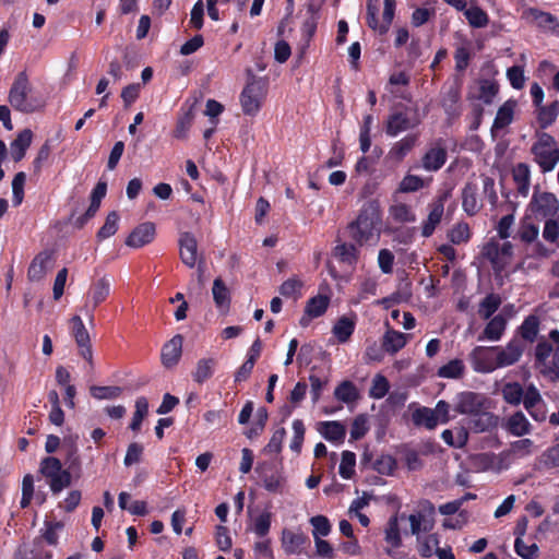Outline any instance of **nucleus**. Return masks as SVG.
Masks as SVG:
<instances>
[{"label":"nucleus","instance_id":"35","mask_svg":"<svg viewBox=\"0 0 559 559\" xmlns=\"http://www.w3.org/2000/svg\"><path fill=\"white\" fill-rule=\"evenodd\" d=\"M334 258L348 265H355L359 258L358 245L356 242H341L333 249Z\"/></svg>","mask_w":559,"mask_h":559},{"label":"nucleus","instance_id":"34","mask_svg":"<svg viewBox=\"0 0 559 559\" xmlns=\"http://www.w3.org/2000/svg\"><path fill=\"white\" fill-rule=\"evenodd\" d=\"M507 328V320L502 314H497L490 318L489 322L486 324L483 333L478 336V341H499Z\"/></svg>","mask_w":559,"mask_h":559},{"label":"nucleus","instance_id":"14","mask_svg":"<svg viewBox=\"0 0 559 559\" xmlns=\"http://www.w3.org/2000/svg\"><path fill=\"white\" fill-rule=\"evenodd\" d=\"M531 205L533 211L543 217H551L559 210V201L554 193L542 192L534 193Z\"/></svg>","mask_w":559,"mask_h":559},{"label":"nucleus","instance_id":"32","mask_svg":"<svg viewBox=\"0 0 559 559\" xmlns=\"http://www.w3.org/2000/svg\"><path fill=\"white\" fill-rule=\"evenodd\" d=\"M368 464L380 475H391L396 468V460L388 454H382L374 462H370L369 455L365 453L361 459V465L366 468Z\"/></svg>","mask_w":559,"mask_h":559},{"label":"nucleus","instance_id":"6","mask_svg":"<svg viewBox=\"0 0 559 559\" xmlns=\"http://www.w3.org/2000/svg\"><path fill=\"white\" fill-rule=\"evenodd\" d=\"M39 472L46 478L50 489H64L71 484L70 472L62 468L57 457H45L40 463Z\"/></svg>","mask_w":559,"mask_h":559},{"label":"nucleus","instance_id":"50","mask_svg":"<svg viewBox=\"0 0 559 559\" xmlns=\"http://www.w3.org/2000/svg\"><path fill=\"white\" fill-rule=\"evenodd\" d=\"M389 214L397 223H414L416 215L406 203H396L389 207Z\"/></svg>","mask_w":559,"mask_h":559},{"label":"nucleus","instance_id":"9","mask_svg":"<svg viewBox=\"0 0 559 559\" xmlns=\"http://www.w3.org/2000/svg\"><path fill=\"white\" fill-rule=\"evenodd\" d=\"M463 82L459 76L447 81L441 91V106L449 117H459Z\"/></svg>","mask_w":559,"mask_h":559},{"label":"nucleus","instance_id":"58","mask_svg":"<svg viewBox=\"0 0 559 559\" xmlns=\"http://www.w3.org/2000/svg\"><path fill=\"white\" fill-rule=\"evenodd\" d=\"M90 394L96 400H114L122 394V388L116 385H92Z\"/></svg>","mask_w":559,"mask_h":559},{"label":"nucleus","instance_id":"47","mask_svg":"<svg viewBox=\"0 0 559 559\" xmlns=\"http://www.w3.org/2000/svg\"><path fill=\"white\" fill-rule=\"evenodd\" d=\"M213 299L217 308L228 309L230 306V293L221 277H216L212 287Z\"/></svg>","mask_w":559,"mask_h":559},{"label":"nucleus","instance_id":"46","mask_svg":"<svg viewBox=\"0 0 559 559\" xmlns=\"http://www.w3.org/2000/svg\"><path fill=\"white\" fill-rule=\"evenodd\" d=\"M330 305V298L325 295H317L311 297L305 307V314L309 319H314L323 316Z\"/></svg>","mask_w":559,"mask_h":559},{"label":"nucleus","instance_id":"33","mask_svg":"<svg viewBox=\"0 0 559 559\" xmlns=\"http://www.w3.org/2000/svg\"><path fill=\"white\" fill-rule=\"evenodd\" d=\"M478 187L474 182H467L462 189V207L468 216L476 215L481 205L477 199Z\"/></svg>","mask_w":559,"mask_h":559},{"label":"nucleus","instance_id":"12","mask_svg":"<svg viewBox=\"0 0 559 559\" xmlns=\"http://www.w3.org/2000/svg\"><path fill=\"white\" fill-rule=\"evenodd\" d=\"M524 408L536 421H544L547 418L546 403L543 400L538 389L534 384L527 386V395L524 401Z\"/></svg>","mask_w":559,"mask_h":559},{"label":"nucleus","instance_id":"44","mask_svg":"<svg viewBox=\"0 0 559 559\" xmlns=\"http://www.w3.org/2000/svg\"><path fill=\"white\" fill-rule=\"evenodd\" d=\"M120 509L127 510L132 515L144 516L147 514V504L143 500L131 501V496L128 491H121L118 498Z\"/></svg>","mask_w":559,"mask_h":559},{"label":"nucleus","instance_id":"20","mask_svg":"<svg viewBox=\"0 0 559 559\" xmlns=\"http://www.w3.org/2000/svg\"><path fill=\"white\" fill-rule=\"evenodd\" d=\"M52 263V252L48 250L40 251L37 253L32 260L28 270H27V278L31 282H40L47 270L50 267Z\"/></svg>","mask_w":559,"mask_h":559},{"label":"nucleus","instance_id":"18","mask_svg":"<svg viewBox=\"0 0 559 559\" xmlns=\"http://www.w3.org/2000/svg\"><path fill=\"white\" fill-rule=\"evenodd\" d=\"M525 350V346L521 340L518 337H513L508 342L504 348L498 346V362L500 364V368L512 366L520 360L523 353Z\"/></svg>","mask_w":559,"mask_h":559},{"label":"nucleus","instance_id":"2","mask_svg":"<svg viewBox=\"0 0 559 559\" xmlns=\"http://www.w3.org/2000/svg\"><path fill=\"white\" fill-rule=\"evenodd\" d=\"M8 102L14 110L23 114H33L41 109L43 103L32 94V85L26 71L16 74L9 91Z\"/></svg>","mask_w":559,"mask_h":559},{"label":"nucleus","instance_id":"59","mask_svg":"<svg viewBox=\"0 0 559 559\" xmlns=\"http://www.w3.org/2000/svg\"><path fill=\"white\" fill-rule=\"evenodd\" d=\"M148 413V401L145 396H140L135 401V412L133 413L132 420L130 423V429L138 431L141 428L144 417Z\"/></svg>","mask_w":559,"mask_h":559},{"label":"nucleus","instance_id":"31","mask_svg":"<svg viewBox=\"0 0 559 559\" xmlns=\"http://www.w3.org/2000/svg\"><path fill=\"white\" fill-rule=\"evenodd\" d=\"M33 141V132L31 129H24L11 142V156L15 163L21 162L31 146Z\"/></svg>","mask_w":559,"mask_h":559},{"label":"nucleus","instance_id":"36","mask_svg":"<svg viewBox=\"0 0 559 559\" xmlns=\"http://www.w3.org/2000/svg\"><path fill=\"white\" fill-rule=\"evenodd\" d=\"M356 320L347 316L337 319L332 328V333L340 344L347 343L355 332Z\"/></svg>","mask_w":559,"mask_h":559},{"label":"nucleus","instance_id":"29","mask_svg":"<svg viewBox=\"0 0 559 559\" xmlns=\"http://www.w3.org/2000/svg\"><path fill=\"white\" fill-rule=\"evenodd\" d=\"M418 134H407L400 141L395 142L389 151V158L397 163L402 162L416 146Z\"/></svg>","mask_w":559,"mask_h":559},{"label":"nucleus","instance_id":"43","mask_svg":"<svg viewBox=\"0 0 559 559\" xmlns=\"http://www.w3.org/2000/svg\"><path fill=\"white\" fill-rule=\"evenodd\" d=\"M217 361L215 358H202L197 362L192 372V379L198 384H203L211 379L215 372Z\"/></svg>","mask_w":559,"mask_h":559},{"label":"nucleus","instance_id":"55","mask_svg":"<svg viewBox=\"0 0 559 559\" xmlns=\"http://www.w3.org/2000/svg\"><path fill=\"white\" fill-rule=\"evenodd\" d=\"M498 92L499 85L496 81L483 79L479 81V94L476 98L484 102L486 105H490L492 104Z\"/></svg>","mask_w":559,"mask_h":559},{"label":"nucleus","instance_id":"28","mask_svg":"<svg viewBox=\"0 0 559 559\" xmlns=\"http://www.w3.org/2000/svg\"><path fill=\"white\" fill-rule=\"evenodd\" d=\"M504 429L512 436L522 437L531 432L532 426L523 412L518 411L510 415L503 425Z\"/></svg>","mask_w":559,"mask_h":559},{"label":"nucleus","instance_id":"7","mask_svg":"<svg viewBox=\"0 0 559 559\" xmlns=\"http://www.w3.org/2000/svg\"><path fill=\"white\" fill-rule=\"evenodd\" d=\"M488 408L489 400L483 393L463 391L455 395L453 409L457 414L471 417Z\"/></svg>","mask_w":559,"mask_h":559},{"label":"nucleus","instance_id":"48","mask_svg":"<svg viewBox=\"0 0 559 559\" xmlns=\"http://www.w3.org/2000/svg\"><path fill=\"white\" fill-rule=\"evenodd\" d=\"M537 108V122L540 129H547L550 127L558 116V102L555 100L547 106H540Z\"/></svg>","mask_w":559,"mask_h":559},{"label":"nucleus","instance_id":"30","mask_svg":"<svg viewBox=\"0 0 559 559\" xmlns=\"http://www.w3.org/2000/svg\"><path fill=\"white\" fill-rule=\"evenodd\" d=\"M515 107L516 100L508 99L498 108L497 115L491 126V132L503 130L512 123Z\"/></svg>","mask_w":559,"mask_h":559},{"label":"nucleus","instance_id":"40","mask_svg":"<svg viewBox=\"0 0 559 559\" xmlns=\"http://www.w3.org/2000/svg\"><path fill=\"white\" fill-rule=\"evenodd\" d=\"M412 420L415 426H423L428 430L435 429L439 424V417L432 408L420 406L412 414Z\"/></svg>","mask_w":559,"mask_h":559},{"label":"nucleus","instance_id":"24","mask_svg":"<svg viewBox=\"0 0 559 559\" xmlns=\"http://www.w3.org/2000/svg\"><path fill=\"white\" fill-rule=\"evenodd\" d=\"M540 319L536 314H530L524 318L521 325L516 329V334L522 341L533 344L539 342L543 335H539Z\"/></svg>","mask_w":559,"mask_h":559},{"label":"nucleus","instance_id":"37","mask_svg":"<svg viewBox=\"0 0 559 559\" xmlns=\"http://www.w3.org/2000/svg\"><path fill=\"white\" fill-rule=\"evenodd\" d=\"M407 343V335L389 328L382 337V348L384 352L394 355L401 350Z\"/></svg>","mask_w":559,"mask_h":559},{"label":"nucleus","instance_id":"62","mask_svg":"<svg viewBox=\"0 0 559 559\" xmlns=\"http://www.w3.org/2000/svg\"><path fill=\"white\" fill-rule=\"evenodd\" d=\"M425 187V181L421 177L417 175L407 174L401 180L397 191L402 193H411L419 191Z\"/></svg>","mask_w":559,"mask_h":559},{"label":"nucleus","instance_id":"13","mask_svg":"<svg viewBox=\"0 0 559 559\" xmlns=\"http://www.w3.org/2000/svg\"><path fill=\"white\" fill-rule=\"evenodd\" d=\"M447 158V148L440 139L421 157V167L427 171H438L444 166Z\"/></svg>","mask_w":559,"mask_h":559},{"label":"nucleus","instance_id":"17","mask_svg":"<svg viewBox=\"0 0 559 559\" xmlns=\"http://www.w3.org/2000/svg\"><path fill=\"white\" fill-rule=\"evenodd\" d=\"M412 535L419 536L420 533H429L435 527V508L429 506L427 511H418L408 516Z\"/></svg>","mask_w":559,"mask_h":559},{"label":"nucleus","instance_id":"8","mask_svg":"<svg viewBox=\"0 0 559 559\" xmlns=\"http://www.w3.org/2000/svg\"><path fill=\"white\" fill-rule=\"evenodd\" d=\"M498 346H476L469 353V360L476 372L488 373L500 368Z\"/></svg>","mask_w":559,"mask_h":559},{"label":"nucleus","instance_id":"49","mask_svg":"<svg viewBox=\"0 0 559 559\" xmlns=\"http://www.w3.org/2000/svg\"><path fill=\"white\" fill-rule=\"evenodd\" d=\"M465 365L461 359H452L448 364L441 366L437 374L444 379H460L464 376Z\"/></svg>","mask_w":559,"mask_h":559},{"label":"nucleus","instance_id":"19","mask_svg":"<svg viewBox=\"0 0 559 559\" xmlns=\"http://www.w3.org/2000/svg\"><path fill=\"white\" fill-rule=\"evenodd\" d=\"M179 253L185 265L192 269L198 260V242L193 234L185 231L179 237Z\"/></svg>","mask_w":559,"mask_h":559},{"label":"nucleus","instance_id":"56","mask_svg":"<svg viewBox=\"0 0 559 559\" xmlns=\"http://www.w3.org/2000/svg\"><path fill=\"white\" fill-rule=\"evenodd\" d=\"M472 237L469 225L465 222H459L448 233V238L453 245L468 242Z\"/></svg>","mask_w":559,"mask_h":559},{"label":"nucleus","instance_id":"42","mask_svg":"<svg viewBox=\"0 0 559 559\" xmlns=\"http://www.w3.org/2000/svg\"><path fill=\"white\" fill-rule=\"evenodd\" d=\"M319 432L331 442H343L346 436L345 426L336 420L320 423Z\"/></svg>","mask_w":559,"mask_h":559},{"label":"nucleus","instance_id":"61","mask_svg":"<svg viewBox=\"0 0 559 559\" xmlns=\"http://www.w3.org/2000/svg\"><path fill=\"white\" fill-rule=\"evenodd\" d=\"M390 390L389 380L381 373H378L372 379V384L369 390V396L374 400L384 397Z\"/></svg>","mask_w":559,"mask_h":559},{"label":"nucleus","instance_id":"64","mask_svg":"<svg viewBox=\"0 0 559 559\" xmlns=\"http://www.w3.org/2000/svg\"><path fill=\"white\" fill-rule=\"evenodd\" d=\"M355 465H356V455L352 451H344L342 453L341 464L338 467L340 475L345 478L349 479L355 473Z\"/></svg>","mask_w":559,"mask_h":559},{"label":"nucleus","instance_id":"63","mask_svg":"<svg viewBox=\"0 0 559 559\" xmlns=\"http://www.w3.org/2000/svg\"><path fill=\"white\" fill-rule=\"evenodd\" d=\"M539 228L537 225L523 221L516 233V237L524 243H532L537 240Z\"/></svg>","mask_w":559,"mask_h":559},{"label":"nucleus","instance_id":"27","mask_svg":"<svg viewBox=\"0 0 559 559\" xmlns=\"http://www.w3.org/2000/svg\"><path fill=\"white\" fill-rule=\"evenodd\" d=\"M498 424V417L488 409H483L477 415L469 417L467 427L474 432H485L492 430Z\"/></svg>","mask_w":559,"mask_h":559},{"label":"nucleus","instance_id":"15","mask_svg":"<svg viewBox=\"0 0 559 559\" xmlns=\"http://www.w3.org/2000/svg\"><path fill=\"white\" fill-rule=\"evenodd\" d=\"M156 235L155 224L145 222L138 225L127 237L126 245L131 248H142L151 243Z\"/></svg>","mask_w":559,"mask_h":559},{"label":"nucleus","instance_id":"54","mask_svg":"<svg viewBox=\"0 0 559 559\" xmlns=\"http://www.w3.org/2000/svg\"><path fill=\"white\" fill-rule=\"evenodd\" d=\"M464 15L468 21V24L475 28L486 27L489 23L488 14L479 7L465 8Z\"/></svg>","mask_w":559,"mask_h":559},{"label":"nucleus","instance_id":"51","mask_svg":"<svg viewBox=\"0 0 559 559\" xmlns=\"http://www.w3.org/2000/svg\"><path fill=\"white\" fill-rule=\"evenodd\" d=\"M501 297L498 294H488L479 304L478 313L483 319H490L501 306Z\"/></svg>","mask_w":559,"mask_h":559},{"label":"nucleus","instance_id":"41","mask_svg":"<svg viewBox=\"0 0 559 559\" xmlns=\"http://www.w3.org/2000/svg\"><path fill=\"white\" fill-rule=\"evenodd\" d=\"M512 177L520 195L527 197L531 185V170L527 164L519 163L512 170Z\"/></svg>","mask_w":559,"mask_h":559},{"label":"nucleus","instance_id":"4","mask_svg":"<svg viewBox=\"0 0 559 559\" xmlns=\"http://www.w3.org/2000/svg\"><path fill=\"white\" fill-rule=\"evenodd\" d=\"M266 91V82L262 79L253 78L246 84L240 94V105L245 115L253 117L260 111Z\"/></svg>","mask_w":559,"mask_h":559},{"label":"nucleus","instance_id":"21","mask_svg":"<svg viewBox=\"0 0 559 559\" xmlns=\"http://www.w3.org/2000/svg\"><path fill=\"white\" fill-rule=\"evenodd\" d=\"M258 479L261 481L265 489H280L283 487L284 478L273 463H263L257 467Z\"/></svg>","mask_w":559,"mask_h":559},{"label":"nucleus","instance_id":"3","mask_svg":"<svg viewBox=\"0 0 559 559\" xmlns=\"http://www.w3.org/2000/svg\"><path fill=\"white\" fill-rule=\"evenodd\" d=\"M534 368L551 382L559 381V346L552 347L546 336H542L532 350Z\"/></svg>","mask_w":559,"mask_h":559},{"label":"nucleus","instance_id":"11","mask_svg":"<svg viewBox=\"0 0 559 559\" xmlns=\"http://www.w3.org/2000/svg\"><path fill=\"white\" fill-rule=\"evenodd\" d=\"M448 198L449 192H443L437 198H435L431 203L428 204L429 213L421 225L423 237L429 238L430 236L433 235L437 226L441 223L444 213V204Z\"/></svg>","mask_w":559,"mask_h":559},{"label":"nucleus","instance_id":"23","mask_svg":"<svg viewBox=\"0 0 559 559\" xmlns=\"http://www.w3.org/2000/svg\"><path fill=\"white\" fill-rule=\"evenodd\" d=\"M63 527L64 524L61 521L45 520L40 534L34 539V547L40 548L43 543L56 547L59 544L58 532L63 530Z\"/></svg>","mask_w":559,"mask_h":559},{"label":"nucleus","instance_id":"45","mask_svg":"<svg viewBox=\"0 0 559 559\" xmlns=\"http://www.w3.org/2000/svg\"><path fill=\"white\" fill-rule=\"evenodd\" d=\"M110 293V282L106 277H102L92 284L90 289V297L93 302L92 309L95 310L102 302H104Z\"/></svg>","mask_w":559,"mask_h":559},{"label":"nucleus","instance_id":"26","mask_svg":"<svg viewBox=\"0 0 559 559\" xmlns=\"http://www.w3.org/2000/svg\"><path fill=\"white\" fill-rule=\"evenodd\" d=\"M526 395L527 386L524 389L518 381L506 382L501 386L502 400L511 406H519L521 403L524 404Z\"/></svg>","mask_w":559,"mask_h":559},{"label":"nucleus","instance_id":"39","mask_svg":"<svg viewBox=\"0 0 559 559\" xmlns=\"http://www.w3.org/2000/svg\"><path fill=\"white\" fill-rule=\"evenodd\" d=\"M481 255L488 260L496 272H501L508 264V261L503 260L499 253V242L495 239H490L486 242L481 249Z\"/></svg>","mask_w":559,"mask_h":559},{"label":"nucleus","instance_id":"60","mask_svg":"<svg viewBox=\"0 0 559 559\" xmlns=\"http://www.w3.org/2000/svg\"><path fill=\"white\" fill-rule=\"evenodd\" d=\"M385 542L393 548H400L402 546L397 515H393L389 519L388 526L385 528Z\"/></svg>","mask_w":559,"mask_h":559},{"label":"nucleus","instance_id":"57","mask_svg":"<svg viewBox=\"0 0 559 559\" xmlns=\"http://www.w3.org/2000/svg\"><path fill=\"white\" fill-rule=\"evenodd\" d=\"M107 192V183L105 181H98L93 188L91 193V203L86 210V216H95L99 210L100 202L105 198Z\"/></svg>","mask_w":559,"mask_h":559},{"label":"nucleus","instance_id":"5","mask_svg":"<svg viewBox=\"0 0 559 559\" xmlns=\"http://www.w3.org/2000/svg\"><path fill=\"white\" fill-rule=\"evenodd\" d=\"M395 7V0H384L382 22H379L378 13L380 9V0H368L366 17L367 25L371 29L378 32L379 35H385L389 32L392 21L394 19Z\"/></svg>","mask_w":559,"mask_h":559},{"label":"nucleus","instance_id":"1","mask_svg":"<svg viewBox=\"0 0 559 559\" xmlns=\"http://www.w3.org/2000/svg\"><path fill=\"white\" fill-rule=\"evenodd\" d=\"M382 227V210L376 199L366 201L358 211L356 218L347 224L349 238L359 247L374 246L380 240Z\"/></svg>","mask_w":559,"mask_h":559},{"label":"nucleus","instance_id":"53","mask_svg":"<svg viewBox=\"0 0 559 559\" xmlns=\"http://www.w3.org/2000/svg\"><path fill=\"white\" fill-rule=\"evenodd\" d=\"M119 214L116 211H111L106 216L104 225L98 229L96 238L98 241H103L114 236L118 230Z\"/></svg>","mask_w":559,"mask_h":559},{"label":"nucleus","instance_id":"52","mask_svg":"<svg viewBox=\"0 0 559 559\" xmlns=\"http://www.w3.org/2000/svg\"><path fill=\"white\" fill-rule=\"evenodd\" d=\"M334 395L338 401L348 404L355 402L358 399L359 393L352 381L345 380L335 388Z\"/></svg>","mask_w":559,"mask_h":559},{"label":"nucleus","instance_id":"38","mask_svg":"<svg viewBox=\"0 0 559 559\" xmlns=\"http://www.w3.org/2000/svg\"><path fill=\"white\" fill-rule=\"evenodd\" d=\"M531 152L543 173L551 171L559 163V148L557 147Z\"/></svg>","mask_w":559,"mask_h":559},{"label":"nucleus","instance_id":"22","mask_svg":"<svg viewBox=\"0 0 559 559\" xmlns=\"http://www.w3.org/2000/svg\"><path fill=\"white\" fill-rule=\"evenodd\" d=\"M182 344L183 336L181 334H176L171 340L164 344L160 358L162 364L166 368H171L178 364L182 354Z\"/></svg>","mask_w":559,"mask_h":559},{"label":"nucleus","instance_id":"10","mask_svg":"<svg viewBox=\"0 0 559 559\" xmlns=\"http://www.w3.org/2000/svg\"><path fill=\"white\" fill-rule=\"evenodd\" d=\"M71 334L75 340L79 347L80 355L93 366V350L91 345V337L85 324L80 316H73L70 320Z\"/></svg>","mask_w":559,"mask_h":559},{"label":"nucleus","instance_id":"25","mask_svg":"<svg viewBox=\"0 0 559 559\" xmlns=\"http://www.w3.org/2000/svg\"><path fill=\"white\" fill-rule=\"evenodd\" d=\"M309 537L301 532L295 533L289 530H284L282 534V546L286 554L296 555L300 554L307 544Z\"/></svg>","mask_w":559,"mask_h":559},{"label":"nucleus","instance_id":"16","mask_svg":"<svg viewBox=\"0 0 559 559\" xmlns=\"http://www.w3.org/2000/svg\"><path fill=\"white\" fill-rule=\"evenodd\" d=\"M418 120H412L406 111H394L388 116L385 122V133L389 136H396L401 132L415 128Z\"/></svg>","mask_w":559,"mask_h":559}]
</instances>
